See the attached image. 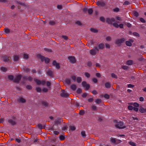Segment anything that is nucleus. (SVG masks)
Listing matches in <instances>:
<instances>
[{
  "label": "nucleus",
  "instance_id": "1",
  "mask_svg": "<svg viewBox=\"0 0 146 146\" xmlns=\"http://www.w3.org/2000/svg\"><path fill=\"white\" fill-rule=\"evenodd\" d=\"M37 58H40L42 62L44 61L45 63L48 64L49 63L50 60L48 58H46L44 56L41 55L40 54H38L37 55Z\"/></svg>",
  "mask_w": 146,
  "mask_h": 146
},
{
  "label": "nucleus",
  "instance_id": "2",
  "mask_svg": "<svg viewBox=\"0 0 146 146\" xmlns=\"http://www.w3.org/2000/svg\"><path fill=\"white\" fill-rule=\"evenodd\" d=\"M115 127L119 129H123L125 128L126 126L124 125L123 123V122L120 121L118 122L115 125Z\"/></svg>",
  "mask_w": 146,
  "mask_h": 146
},
{
  "label": "nucleus",
  "instance_id": "3",
  "mask_svg": "<svg viewBox=\"0 0 146 146\" xmlns=\"http://www.w3.org/2000/svg\"><path fill=\"white\" fill-rule=\"evenodd\" d=\"M125 40V38H121L116 39L115 41V44L119 46H120L122 43L124 42Z\"/></svg>",
  "mask_w": 146,
  "mask_h": 146
},
{
  "label": "nucleus",
  "instance_id": "4",
  "mask_svg": "<svg viewBox=\"0 0 146 146\" xmlns=\"http://www.w3.org/2000/svg\"><path fill=\"white\" fill-rule=\"evenodd\" d=\"M98 51L99 49L98 48L97 46H95L94 47V48L90 50L89 52L90 54L91 55H95L96 54L97 52Z\"/></svg>",
  "mask_w": 146,
  "mask_h": 146
},
{
  "label": "nucleus",
  "instance_id": "5",
  "mask_svg": "<svg viewBox=\"0 0 146 146\" xmlns=\"http://www.w3.org/2000/svg\"><path fill=\"white\" fill-rule=\"evenodd\" d=\"M22 77V76L21 75L16 76L15 77L13 80V82L16 83H19L21 80Z\"/></svg>",
  "mask_w": 146,
  "mask_h": 146
},
{
  "label": "nucleus",
  "instance_id": "6",
  "mask_svg": "<svg viewBox=\"0 0 146 146\" xmlns=\"http://www.w3.org/2000/svg\"><path fill=\"white\" fill-rule=\"evenodd\" d=\"M68 59L69 60L70 62L72 64L75 63L76 62V60L75 57L74 56H69Z\"/></svg>",
  "mask_w": 146,
  "mask_h": 146
},
{
  "label": "nucleus",
  "instance_id": "7",
  "mask_svg": "<svg viewBox=\"0 0 146 146\" xmlns=\"http://www.w3.org/2000/svg\"><path fill=\"white\" fill-rule=\"evenodd\" d=\"M115 19L113 18H107L106 19V22L109 24H112V22H115Z\"/></svg>",
  "mask_w": 146,
  "mask_h": 146
},
{
  "label": "nucleus",
  "instance_id": "8",
  "mask_svg": "<svg viewBox=\"0 0 146 146\" xmlns=\"http://www.w3.org/2000/svg\"><path fill=\"white\" fill-rule=\"evenodd\" d=\"M2 58L3 60L5 62H8L11 61V58L10 57H8L6 55L3 56Z\"/></svg>",
  "mask_w": 146,
  "mask_h": 146
},
{
  "label": "nucleus",
  "instance_id": "9",
  "mask_svg": "<svg viewBox=\"0 0 146 146\" xmlns=\"http://www.w3.org/2000/svg\"><path fill=\"white\" fill-rule=\"evenodd\" d=\"M82 86L84 88H85V90H88L90 87V85L89 84H87L86 81H83L82 83Z\"/></svg>",
  "mask_w": 146,
  "mask_h": 146
},
{
  "label": "nucleus",
  "instance_id": "10",
  "mask_svg": "<svg viewBox=\"0 0 146 146\" xmlns=\"http://www.w3.org/2000/svg\"><path fill=\"white\" fill-rule=\"evenodd\" d=\"M134 42V40L132 39H129L128 41L125 42V44L128 46H131L132 45V43Z\"/></svg>",
  "mask_w": 146,
  "mask_h": 146
},
{
  "label": "nucleus",
  "instance_id": "11",
  "mask_svg": "<svg viewBox=\"0 0 146 146\" xmlns=\"http://www.w3.org/2000/svg\"><path fill=\"white\" fill-rule=\"evenodd\" d=\"M60 95L61 96L64 98H67L69 96V94L64 90H62V92Z\"/></svg>",
  "mask_w": 146,
  "mask_h": 146
},
{
  "label": "nucleus",
  "instance_id": "12",
  "mask_svg": "<svg viewBox=\"0 0 146 146\" xmlns=\"http://www.w3.org/2000/svg\"><path fill=\"white\" fill-rule=\"evenodd\" d=\"M46 74L50 78H52L54 77L53 72L50 70H47Z\"/></svg>",
  "mask_w": 146,
  "mask_h": 146
},
{
  "label": "nucleus",
  "instance_id": "13",
  "mask_svg": "<svg viewBox=\"0 0 146 146\" xmlns=\"http://www.w3.org/2000/svg\"><path fill=\"white\" fill-rule=\"evenodd\" d=\"M52 65L56 67V68L58 69H59L60 68L59 64L57 63L55 60H54L52 62Z\"/></svg>",
  "mask_w": 146,
  "mask_h": 146
},
{
  "label": "nucleus",
  "instance_id": "14",
  "mask_svg": "<svg viewBox=\"0 0 146 146\" xmlns=\"http://www.w3.org/2000/svg\"><path fill=\"white\" fill-rule=\"evenodd\" d=\"M17 101L19 103H24L26 102V100L22 97H21L17 100Z\"/></svg>",
  "mask_w": 146,
  "mask_h": 146
},
{
  "label": "nucleus",
  "instance_id": "15",
  "mask_svg": "<svg viewBox=\"0 0 146 146\" xmlns=\"http://www.w3.org/2000/svg\"><path fill=\"white\" fill-rule=\"evenodd\" d=\"M96 4L98 6H100L102 7H104L106 5L104 2L100 1H98L96 3Z\"/></svg>",
  "mask_w": 146,
  "mask_h": 146
},
{
  "label": "nucleus",
  "instance_id": "16",
  "mask_svg": "<svg viewBox=\"0 0 146 146\" xmlns=\"http://www.w3.org/2000/svg\"><path fill=\"white\" fill-rule=\"evenodd\" d=\"M8 122L12 125H15L16 124V122L13 119H9L8 120Z\"/></svg>",
  "mask_w": 146,
  "mask_h": 146
},
{
  "label": "nucleus",
  "instance_id": "17",
  "mask_svg": "<svg viewBox=\"0 0 146 146\" xmlns=\"http://www.w3.org/2000/svg\"><path fill=\"white\" fill-rule=\"evenodd\" d=\"M98 49L102 50L104 48V44L102 43L99 44L98 45Z\"/></svg>",
  "mask_w": 146,
  "mask_h": 146
},
{
  "label": "nucleus",
  "instance_id": "18",
  "mask_svg": "<svg viewBox=\"0 0 146 146\" xmlns=\"http://www.w3.org/2000/svg\"><path fill=\"white\" fill-rule=\"evenodd\" d=\"M13 60L14 61H17L19 59V56L17 55H15L13 56Z\"/></svg>",
  "mask_w": 146,
  "mask_h": 146
},
{
  "label": "nucleus",
  "instance_id": "19",
  "mask_svg": "<svg viewBox=\"0 0 146 146\" xmlns=\"http://www.w3.org/2000/svg\"><path fill=\"white\" fill-rule=\"evenodd\" d=\"M105 86L107 88H110L111 87V85L110 83L107 82L105 84Z\"/></svg>",
  "mask_w": 146,
  "mask_h": 146
},
{
  "label": "nucleus",
  "instance_id": "20",
  "mask_svg": "<svg viewBox=\"0 0 146 146\" xmlns=\"http://www.w3.org/2000/svg\"><path fill=\"white\" fill-rule=\"evenodd\" d=\"M139 111L140 112L142 113H145V112H146V109H145L143 107H141L139 109Z\"/></svg>",
  "mask_w": 146,
  "mask_h": 146
},
{
  "label": "nucleus",
  "instance_id": "21",
  "mask_svg": "<svg viewBox=\"0 0 146 146\" xmlns=\"http://www.w3.org/2000/svg\"><path fill=\"white\" fill-rule=\"evenodd\" d=\"M16 2L18 4L20 5H22V6L25 7H26L27 6V5H26V4H25L24 3L20 2L18 1H17Z\"/></svg>",
  "mask_w": 146,
  "mask_h": 146
},
{
  "label": "nucleus",
  "instance_id": "22",
  "mask_svg": "<svg viewBox=\"0 0 146 146\" xmlns=\"http://www.w3.org/2000/svg\"><path fill=\"white\" fill-rule=\"evenodd\" d=\"M133 61L131 60H129L127 61L126 64L128 65H131L133 64Z\"/></svg>",
  "mask_w": 146,
  "mask_h": 146
},
{
  "label": "nucleus",
  "instance_id": "23",
  "mask_svg": "<svg viewBox=\"0 0 146 146\" xmlns=\"http://www.w3.org/2000/svg\"><path fill=\"white\" fill-rule=\"evenodd\" d=\"M37 126L38 128L40 129H41L42 128H44L45 126L44 125L43 126H42V125L41 124H39Z\"/></svg>",
  "mask_w": 146,
  "mask_h": 146
},
{
  "label": "nucleus",
  "instance_id": "24",
  "mask_svg": "<svg viewBox=\"0 0 146 146\" xmlns=\"http://www.w3.org/2000/svg\"><path fill=\"white\" fill-rule=\"evenodd\" d=\"M90 31L92 33H97L98 32V30L94 28H91L90 29Z\"/></svg>",
  "mask_w": 146,
  "mask_h": 146
},
{
  "label": "nucleus",
  "instance_id": "25",
  "mask_svg": "<svg viewBox=\"0 0 146 146\" xmlns=\"http://www.w3.org/2000/svg\"><path fill=\"white\" fill-rule=\"evenodd\" d=\"M71 88L73 90H75L76 88V86L75 84H72L70 86Z\"/></svg>",
  "mask_w": 146,
  "mask_h": 146
},
{
  "label": "nucleus",
  "instance_id": "26",
  "mask_svg": "<svg viewBox=\"0 0 146 146\" xmlns=\"http://www.w3.org/2000/svg\"><path fill=\"white\" fill-rule=\"evenodd\" d=\"M34 80L37 85H39L40 84L41 81L40 80L38 79H34Z\"/></svg>",
  "mask_w": 146,
  "mask_h": 146
},
{
  "label": "nucleus",
  "instance_id": "27",
  "mask_svg": "<svg viewBox=\"0 0 146 146\" xmlns=\"http://www.w3.org/2000/svg\"><path fill=\"white\" fill-rule=\"evenodd\" d=\"M110 141L112 143H113L115 144L116 143V139L115 138H112L111 139Z\"/></svg>",
  "mask_w": 146,
  "mask_h": 146
},
{
  "label": "nucleus",
  "instance_id": "28",
  "mask_svg": "<svg viewBox=\"0 0 146 146\" xmlns=\"http://www.w3.org/2000/svg\"><path fill=\"white\" fill-rule=\"evenodd\" d=\"M77 82L78 83H79L81 82L82 81V78L80 77H78L76 79Z\"/></svg>",
  "mask_w": 146,
  "mask_h": 146
},
{
  "label": "nucleus",
  "instance_id": "29",
  "mask_svg": "<svg viewBox=\"0 0 146 146\" xmlns=\"http://www.w3.org/2000/svg\"><path fill=\"white\" fill-rule=\"evenodd\" d=\"M95 102L97 104H99L102 102V100L101 99H98L95 100Z\"/></svg>",
  "mask_w": 146,
  "mask_h": 146
},
{
  "label": "nucleus",
  "instance_id": "30",
  "mask_svg": "<svg viewBox=\"0 0 146 146\" xmlns=\"http://www.w3.org/2000/svg\"><path fill=\"white\" fill-rule=\"evenodd\" d=\"M133 15L136 17H137L139 15V14L138 13L135 11H134L133 12Z\"/></svg>",
  "mask_w": 146,
  "mask_h": 146
},
{
  "label": "nucleus",
  "instance_id": "31",
  "mask_svg": "<svg viewBox=\"0 0 146 146\" xmlns=\"http://www.w3.org/2000/svg\"><path fill=\"white\" fill-rule=\"evenodd\" d=\"M1 69L3 72H6L7 71V68L5 67H2L1 68Z\"/></svg>",
  "mask_w": 146,
  "mask_h": 146
},
{
  "label": "nucleus",
  "instance_id": "32",
  "mask_svg": "<svg viewBox=\"0 0 146 146\" xmlns=\"http://www.w3.org/2000/svg\"><path fill=\"white\" fill-rule=\"evenodd\" d=\"M88 12L89 15H91L93 12V10L92 9H89Z\"/></svg>",
  "mask_w": 146,
  "mask_h": 146
},
{
  "label": "nucleus",
  "instance_id": "33",
  "mask_svg": "<svg viewBox=\"0 0 146 146\" xmlns=\"http://www.w3.org/2000/svg\"><path fill=\"white\" fill-rule=\"evenodd\" d=\"M81 134L82 136L83 137H85L86 136V135L85 133V132L84 131H83L81 132Z\"/></svg>",
  "mask_w": 146,
  "mask_h": 146
},
{
  "label": "nucleus",
  "instance_id": "34",
  "mask_svg": "<svg viewBox=\"0 0 146 146\" xmlns=\"http://www.w3.org/2000/svg\"><path fill=\"white\" fill-rule=\"evenodd\" d=\"M129 144L132 146H136V144L135 143L132 141H129Z\"/></svg>",
  "mask_w": 146,
  "mask_h": 146
},
{
  "label": "nucleus",
  "instance_id": "35",
  "mask_svg": "<svg viewBox=\"0 0 146 146\" xmlns=\"http://www.w3.org/2000/svg\"><path fill=\"white\" fill-rule=\"evenodd\" d=\"M65 82L68 84H70L71 83L70 80L69 79H66Z\"/></svg>",
  "mask_w": 146,
  "mask_h": 146
},
{
  "label": "nucleus",
  "instance_id": "36",
  "mask_svg": "<svg viewBox=\"0 0 146 146\" xmlns=\"http://www.w3.org/2000/svg\"><path fill=\"white\" fill-rule=\"evenodd\" d=\"M84 75L87 78H89L90 77V74L87 72H85L84 73Z\"/></svg>",
  "mask_w": 146,
  "mask_h": 146
},
{
  "label": "nucleus",
  "instance_id": "37",
  "mask_svg": "<svg viewBox=\"0 0 146 146\" xmlns=\"http://www.w3.org/2000/svg\"><path fill=\"white\" fill-rule=\"evenodd\" d=\"M49 23L50 25H53L55 24V22L54 21H49Z\"/></svg>",
  "mask_w": 146,
  "mask_h": 146
},
{
  "label": "nucleus",
  "instance_id": "38",
  "mask_svg": "<svg viewBox=\"0 0 146 146\" xmlns=\"http://www.w3.org/2000/svg\"><path fill=\"white\" fill-rule=\"evenodd\" d=\"M111 77H112L113 78H115L116 79L117 78V76L113 73H111Z\"/></svg>",
  "mask_w": 146,
  "mask_h": 146
},
{
  "label": "nucleus",
  "instance_id": "39",
  "mask_svg": "<svg viewBox=\"0 0 146 146\" xmlns=\"http://www.w3.org/2000/svg\"><path fill=\"white\" fill-rule=\"evenodd\" d=\"M4 31L5 33L7 34L9 33L10 32L9 29L7 28L4 29Z\"/></svg>",
  "mask_w": 146,
  "mask_h": 146
},
{
  "label": "nucleus",
  "instance_id": "40",
  "mask_svg": "<svg viewBox=\"0 0 146 146\" xmlns=\"http://www.w3.org/2000/svg\"><path fill=\"white\" fill-rule=\"evenodd\" d=\"M24 71L27 73L30 72V70L27 68H25L24 69Z\"/></svg>",
  "mask_w": 146,
  "mask_h": 146
},
{
  "label": "nucleus",
  "instance_id": "41",
  "mask_svg": "<svg viewBox=\"0 0 146 146\" xmlns=\"http://www.w3.org/2000/svg\"><path fill=\"white\" fill-rule=\"evenodd\" d=\"M8 77L9 79L10 80H12L13 79V76L12 75H9Z\"/></svg>",
  "mask_w": 146,
  "mask_h": 146
},
{
  "label": "nucleus",
  "instance_id": "42",
  "mask_svg": "<svg viewBox=\"0 0 146 146\" xmlns=\"http://www.w3.org/2000/svg\"><path fill=\"white\" fill-rule=\"evenodd\" d=\"M85 113V111L84 110H80L79 113V114L80 115H84Z\"/></svg>",
  "mask_w": 146,
  "mask_h": 146
},
{
  "label": "nucleus",
  "instance_id": "43",
  "mask_svg": "<svg viewBox=\"0 0 146 146\" xmlns=\"http://www.w3.org/2000/svg\"><path fill=\"white\" fill-rule=\"evenodd\" d=\"M61 37L64 38L65 40H67L68 39V36H66L62 35Z\"/></svg>",
  "mask_w": 146,
  "mask_h": 146
},
{
  "label": "nucleus",
  "instance_id": "44",
  "mask_svg": "<svg viewBox=\"0 0 146 146\" xmlns=\"http://www.w3.org/2000/svg\"><path fill=\"white\" fill-rule=\"evenodd\" d=\"M42 104L43 106H46L48 105V103L46 102L43 101L42 102Z\"/></svg>",
  "mask_w": 146,
  "mask_h": 146
},
{
  "label": "nucleus",
  "instance_id": "45",
  "mask_svg": "<svg viewBox=\"0 0 146 146\" xmlns=\"http://www.w3.org/2000/svg\"><path fill=\"white\" fill-rule=\"evenodd\" d=\"M106 40L108 41H110L111 40V38L110 36H108L106 38Z\"/></svg>",
  "mask_w": 146,
  "mask_h": 146
},
{
  "label": "nucleus",
  "instance_id": "46",
  "mask_svg": "<svg viewBox=\"0 0 146 146\" xmlns=\"http://www.w3.org/2000/svg\"><path fill=\"white\" fill-rule=\"evenodd\" d=\"M59 121H60V119H59L56 120L54 122L56 124H57V125L58 124H60V122Z\"/></svg>",
  "mask_w": 146,
  "mask_h": 146
},
{
  "label": "nucleus",
  "instance_id": "47",
  "mask_svg": "<svg viewBox=\"0 0 146 146\" xmlns=\"http://www.w3.org/2000/svg\"><path fill=\"white\" fill-rule=\"evenodd\" d=\"M59 138L61 140L63 141L64 140L65 137L62 135H61L60 136Z\"/></svg>",
  "mask_w": 146,
  "mask_h": 146
},
{
  "label": "nucleus",
  "instance_id": "48",
  "mask_svg": "<svg viewBox=\"0 0 146 146\" xmlns=\"http://www.w3.org/2000/svg\"><path fill=\"white\" fill-rule=\"evenodd\" d=\"M122 142V141L119 139H116V143L115 144H118Z\"/></svg>",
  "mask_w": 146,
  "mask_h": 146
},
{
  "label": "nucleus",
  "instance_id": "49",
  "mask_svg": "<svg viewBox=\"0 0 146 146\" xmlns=\"http://www.w3.org/2000/svg\"><path fill=\"white\" fill-rule=\"evenodd\" d=\"M121 68L122 69H123L125 70H127L129 68V67L128 66H122Z\"/></svg>",
  "mask_w": 146,
  "mask_h": 146
},
{
  "label": "nucleus",
  "instance_id": "50",
  "mask_svg": "<svg viewBox=\"0 0 146 146\" xmlns=\"http://www.w3.org/2000/svg\"><path fill=\"white\" fill-rule=\"evenodd\" d=\"M91 108L92 110H93L96 111L97 110V108L96 106L93 105L92 106Z\"/></svg>",
  "mask_w": 146,
  "mask_h": 146
},
{
  "label": "nucleus",
  "instance_id": "51",
  "mask_svg": "<svg viewBox=\"0 0 146 146\" xmlns=\"http://www.w3.org/2000/svg\"><path fill=\"white\" fill-rule=\"evenodd\" d=\"M44 50L45 51L49 52H52V50L50 49L45 48Z\"/></svg>",
  "mask_w": 146,
  "mask_h": 146
},
{
  "label": "nucleus",
  "instance_id": "52",
  "mask_svg": "<svg viewBox=\"0 0 146 146\" xmlns=\"http://www.w3.org/2000/svg\"><path fill=\"white\" fill-rule=\"evenodd\" d=\"M100 20L102 22H104L105 21V19L103 17H100Z\"/></svg>",
  "mask_w": 146,
  "mask_h": 146
},
{
  "label": "nucleus",
  "instance_id": "53",
  "mask_svg": "<svg viewBox=\"0 0 146 146\" xmlns=\"http://www.w3.org/2000/svg\"><path fill=\"white\" fill-rule=\"evenodd\" d=\"M88 9L86 8H84L83 9V12L85 13H86L88 11Z\"/></svg>",
  "mask_w": 146,
  "mask_h": 146
},
{
  "label": "nucleus",
  "instance_id": "54",
  "mask_svg": "<svg viewBox=\"0 0 146 146\" xmlns=\"http://www.w3.org/2000/svg\"><path fill=\"white\" fill-rule=\"evenodd\" d=\"M105 46L107 48L110 49V45L108 43H106Z\"/></svg>",
  "mask_w": 146,
  "mask_h": 146
},
{
  "label": "nucleus",
  "instance_id": "55",
  "mask_svg": "<svg viewBox=\"0 0 146 146\" xmlns=\"http://www.w3.org/2000/svg\"><path fill=\"white\" fill-rule=\"evenodd\" d=\"M113 26L116 28H118L119 27V25L117 24L116 23H115L113 24Z\"/></svg>",
  "mask_w": 146,
  "mask_h": 146
},
{
  "label": "nucleus",
  "instance_id": "56",
  "mask_svg": "<svg viewBox=\"0 0 146 146\" xmlns=\"http://www.w3.org/2000/svg\"><path fill=\"white\" fill-rule=\"evenodd\" d=\"M70 129L72 131H74L76 129L75 127L74 126H70Z\"/></svg>",
  "mask_w": 146,
  "mask_h": 146
},
{
  "label": "nucleus",
  "instance_id": "57",
  "mask_svg": "<svg viewBox=\"0 0 146 146\" xmlns=\"http://www.w3.org/2000/svg\"><path fill=\"white\" fill-rule=\"evenodd\" d=\"M36 90L37 92H40L41 91V89L39 87H37L36 88Z\"/></svg>",
  "mask_w": 146,
  "mask_h": 146
},
{
  "label": "nucleus",
  "instance_id": "58",
  "mask_svg": "<svg viewBox=\"0 0 146 146\" xmlns=\"http://www.w3.org/2000/svg\"><path fill=\"white\" fill-rule=\"evenodd\" d=\"M82 92V90L80 88H78L77 91V93L78 94H80Z\"/></svg>",
  "mask_w": 146,
  "mask_h": 146
},
{
  "label": "nucleus",
  "instance_id": "59",
  "mask_svg": "<svg viewBox=\"0 0 146 146\" xmlns=\"http://www.w3.org/2000/svg\"><path fill=\"white\" fill-rule=\"evenodd\" d=\"M27 80L30 82H31L33 80V78L31 76H29L27 78Z\"/></svg>",
  "mask_w": 146,
  "mask_h": 146
},
{
  "label": "nucleus",
  "instance_id": "60",
  "mask_svg": "<svg viewBox=\"0 0 146 146\" xmlns=\"http://www.w3.org/2000/svg\"><path fill=\"white\" fill-rule=\"evenodd\" d=\"M119 9L118 8H116L113 9V11L115 12H118L119 11Z\"/></svg>",
  "mask_w": 146,
  "mask_h": 146
},
{
  "label": "nucleus",
  "instance_id": "61",
  "mask_svg": "<svg viewBox=\"0 0 146 146\" xmlns=\"http://www.w3.org/2000/svg\"><path fill=\"white\" fill-rule=\"evenodd\" d=\"M68 128V127L67 126H64L62 128V130L65 131L66 130H67Z\"/></svg>",
  "mask_w": 146,
  "mask_h": 146
},
{
  "label": "nucleus",
  "instance_id": "62",
  "mask_svg": "<svg viewBox=\"0 0 146 146\" xmlns=\"http://www.w3.org/2000/svg\"><path fill=\"white\" fill-rule=\"evenodd\" d=\"M92 81L94 83H96L98 82V80L97 79L94 78L92 79Z\"/></svg>",
  "mask_w": 146,
  "mask_h": 146
},
{
  "label": "nucleus",
  "instance_id": "63",
  "mask_svg": "<svg viewBox=\"0 0 146 146\" xmlns=\"http://www.w3.org/2000/svg\"><path fill=\"white\" fill-rule=\"evenodd\" d=\"M29 56L28 54H24L23 55V58H24L27 59L28 58Z\"/></svg>",
  "mask_w": 146,
  "mask_h": 146
},
{
  "label": "nucleus",
  "instance_id": "64",
  "mask_svg": "<svg viewBox=\"0 0 146 146\" xmlns=\"http://www.w3.org/2000/svg\"><path fill=\"white\" fill-rule=\"evenodd\" d=\"M128 108L129 110H131L133 109V108L132 106L130 105L128 106Z\"/></svg>",
  "mask_w": 146,
  "mask_h": 146
}]
</instances>
